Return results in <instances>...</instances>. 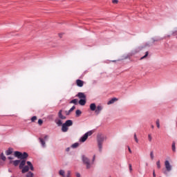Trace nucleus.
<instances>
[{
	"label": "nucleus",
	"mask_w": 177,
	"mask_h": 177,
	"mask_svg": "<svg viewBox=\"0 0 177 177\" xmlns=\"http://www.w3.org/2000/svg\"><path fill=\"white\" fill-rule=\"evenodd\" d=\"M8 158V160H13V158L10 157V156H9Z\"/></svg>",
	"instance_id": "nucleus-43"
},
{
	"label": "nucleus",
	"mask_w": 177,
	"mask_h": 177,
	"mask_svg": "<svg viewBox=\"0 0 177 177\" xmlns=\"http://www.w3.org/2000/svg\"><path fill=\"white\" fill-rule=\"evenodd\" d=\"M0 158H1V160H3V161H6V156H5V155L3 154V153H2L0 155Z\"/></svg>",
	"instance_id": "nucleus-23"
},
{
	"label": "nucleus",
	"mask_w": 177,
	"mask_h": 177,
	"mask_svg": "<svg viewBox=\"0 0 177 177\" xmlns=\"http://www.w3.org/2000/svg\"><path fill=\"white\" fill-rule=\"evenodd\" d=\"M113 3H118V0H113Z\"/></svg>",
	"instance_id": "nucleus-37"
},
{
	"label": "nucleus",
	"mask_w": 177,
	"mask_h": 177,
	"mask_svg": "<svg viewBox=\"0 0 177 177\" xmlns=\"http://www.w3.org/2000/svg\"><path fill=\"white\" fill-rule=\"evenodd\" d=\"M165 167L166 168V170L163 171V174L167 176L168 172H171L172 171V165H171V163H169V160H165Z\"/></svg>",
	"instance_id": "nucleus-5"
},
{
	"label": "nucleus",
	"mask_w": 177,
	"mask_h": 177,
	"mask_svg": "<svg viewBox=\"0 0 177 177\" xmlns=\"http://www.w3.org/2000/svg\"><path fill=\"white\" fill-rule=\"evenodd\" d=\"M176 143L175 142V141H173L172 144H171V150L174 153L176 152Z\"/></svg>",
	"instance_id": "nucleus-15"
},
{
	"label": "nucleus",
	"mask_w": 177,
	"mask_h": 177,
	"mask_svg": "<svg viewBox=\"0 0 177 177\" xmlns=\"http://www.w3.org/2000/svg\"><path fill=\"white\" fill-rule=\"evenodd\" d=\"M150 157L151 160H154V153L153 151L150 152Z\"/></svg>",
	"instance_id": "nucleus-31"
},
{
	"label": "nucleus",
	"mask_w": 177,
	"mask_h": 177,
	"mask_svg": "<svg viewBox=\"0 0 177 177\" xmlns=\"http://www.w3.org/2000/svg\"><path fill=\"white\" fill-rule=\"evenodd\" d=\"M39 142L41 143L42 147H46V144L45 142V140H44L43 138H39Z\"/></svg>",
	"instance_id": "nucleus-17"
},
{
	"label": "nucleus",
	"mask_w": 177,
	"mask_h": 177,
	"mask_svg": "<svg viewBox=\"0 0 177 177\" xmlns=\"http://www.w3.org/2000/svg\"><path fill=\"white\" fill-rule=\"evenodd\" d=\"M153 41H158V39H153Z\"/></svg>",
	"instance_id": "nucleus-46"
},
{
	"label": "nucleus",
	"mask_w": 177,
	"mask_h": 177,
	"mask_svg": "<svg viewBox=\"0 0 177 177\" xmlns=\"http://www.w3.org/2000/svg\"><path fill=\"white\" fill-rule=\"evenodd\" d=\"M59 175L62 177H66V171L64 169H60L59 171Z\"/></svg>",
	"instance_id": "nucleus-18"
},
{
	"label": "nucleus",
	"mask_w": 177,
	"mask_h": 177,
	"mask_svg": "<svg viewBox=\"0 0 177 177\" xmlns=\"http://www.w3.org/2000/svg\"><path fill=\"white\" fill-rule=\"evenodd\" d=\"M76 84L80 88H82V86H84V82L81 80H77L76 81Z\"/></svg>",
	"instance_id": "nucleus-10"
},
{
	"label": "nucleus",
	"mask_w": 177,
	"mask_h": 177,
	"mask_svg": "<svg viewBox=\"0 0 177 177\" xmlns=\"http://www.w3.org/2000/svg\"><path fill=\"white\" fill-rule=\"evenodd\" d=\"M62 35H63V34L59 33V38H62Z\"/></svg>",
	"instance_id": "nucleus-42"
},
{
	"label": "nucleus",
	"mask_w": 177,
	"mask_h": 177,
	"mask_svg": "<svg viewBox=\"0 0 177 177\" xmlns=\"http://www.w3.org/2000/svg\"><path fill=\"white\" fill-rule=\"evenodd\" d=\"M90 110L91 111H95V114L96 115H99V114L102 113V111L103 110V106L97 105L96 106V104L92 103L90 104Z\"/></svg>",
	"instance_id": "nucleus-3"
},
{
	"label": "nucleus",
	"mask_w": 177,
	"mask_h": 177,
	"mask_svg": "<svg viewBox=\"0 0 177 177\" xmlns=\"http://www.w3.org/2000/svg\"><path fill=\"white\" fill-rule=\"evenodd\" d=\"M79 145H80V144H78V142H75V143H74V144H73V145H71V147H72L73 149H77V147L79 146Z\"/></svg>",
	"instance_id": "nucleus-22"
},
{
	"label": "nucleus",
	"mask_w": 177,
	"mask_h": 177,
	"mask_svg": "<svg viewBox=\"0 0 177 177\" xmlns=\"http://www.w3.org/2000/svg\"><path fill=\"white\" fill-rule=\"evenodd\" d=\"M70 149H71L70 147L66 148V151H70Z\"/></svg>",
	"instance_id": "nucleus-41"
},
{
	"label": "nucleus",
	"mask_w": 177,
	"mask_h": 177,
	"mask_svg": "<svg viewBox=\"0 0 177 177\" xmlns=\"http://www.w3.org/2000/svg\"><path fill=\"white\" fill-rule=\"evenodd\" d=\"M106 140L107 137L102 133L97 136V142L100 153H102V150H103V142Z\"/></svg>",
	"instance_id": "nucleus-2"
},
{
	"label": "nucleus",
	"mask_w": 177,
	"mask_h": 177,
	"mask_svg": "<svg viewBox=\"0 0 177 177\" xmlns=\"http://www.w3.org/2000/svg\"><path fill=\"white\" fill-rule=\"evenodd\" d=\"M153 176L156 177V171H154V170L153 171Z\"/></svg>",
	"instance_id": "nucleus-40"
},
{
	"label": "nucleus",
	"mask_w": 177,
	"mask_h": 177,
	"mask_svg": "<svg viewBox=\"0 0 177 177\" xmlns=\"http://www.w3.org/2000/svg\"><path fill=\"white\" fill-rule=\"evenodd\" d=\"M71 171L70 170L67 171L66 177H71Z\"/></svg>",
	"instance_id": "nucleus-32"
},
{
	"label": "nucleus",
	"mask_w": 177,
	"mask_h": 177,
	"mask_svg": "<svg viewBox=\"0 0 177 177\" xmlns=\"http://www.w3.org/2000/svg\"><path fill=\"white\" fill-rule=\"evenodd\" d=\"M151 128H152V129H154V126H153V125H151Z\"/></svg>",
	"instance_id": "nucleus-45"
},
{
	"label": "nucleus",
	"mask_w": 177,
	"mask_h": 177,
	"mask_svg": "<svg viewBox=\"0 0 177 177\" xmlns=\"http://www.w3.org/2000/svg\"><path fill=\"white\" fill-rule=\"evenodd\" d=\"M49 137L48 136H44V139H48Z\"/></svg>",
	"instance_id": "nucleus-44"
},
{
	"label": "nucleus",
	"mask_w": 177,
	"mask_h": 177,
	"mask_svg": "<svg viewBox=\"0 0 177 177\" xmlns=\"http://www.w3.org/2000/svg\"><path fill=\"white\" fill-rule=\"evenodd\" d=\"M82 163L85 165L86 169H91L93 165V162H91V160L85 155L82 156Z\"/></svg>",
	"instance_id": "nucleus-4"
},
{
	"label": "nucleus",
	"mask_w": 177,
	"mask_h": 177,
	"mask_svg": "<svg viewBox=\"0 0 177 177\" xmlns=\"http://www.w3.org/2000/svg\"><path fill=\"white\" fill-rule=\"evenodd\" d=\"M81 114H82V112L81 111V110L77 109L75 111V117L78 118L81 115Z\"/></svg>",
	"instance_id": "nucleus-20"
},
{
	"label": "nucleus",
	"mask_w": 177,
	"mask_h": 177,
	"mask_svg": "<svg viewBox=\"0 0 177 177\" xmlns=\"http://www.w3.org/2000/svg\"><path fill=\"white\" fill-rule=\"evenodd\" d=\"M92 135V131H88L84 134V136L80 139V142H82V143H84V142L86 141V139H88V136H91Z\"/></svg>",
	"instance_id": "nucleus-6"
},
{
	"label": "nucleus",
	"mask_w": 177,
	"mask_h": 177,
	"mask_svg": "<svg viewBox=\"0 0 177 177\" xmlns=\"http://www.w3.org/2000/svg\"><path fill=\"white\" fill-rule=\"evenodd\" d=\"M62 119H60L59 118H56L55 120V122L57 127H62L63 125V121L62 120Z\"/></svg>",
	"instance_id": "nucleus-7"
},
{
	"label": "nucleus",
	"mask_w": 177,
	"mask_h": 177,
	"mask_svg": "<svg viewBox=\"0 0 177 177\" xmlns=\"http://www.w3.org/2000/svg\"><path fill=\"white\" fill-rule=\"evenodd\" d=\"M26 176H27V177H32V176H34V174H32V172L29 171V172H28V174H26Z\"/></svg>",
	"instance_id": "nucleus-26"
},
{
	"label": "nucleus",
	"mask_w": 177,
	"mask_h": 177,
	"mask_svg": "<svg viewBox=\"0 0 177 177\" xmlns=\"http://www.w3.org/2000/svg\"><path fill=\"white\" fill-rule=\"evenodd\" d=\"M38 124L39 125H41V124H44V121L41 119H39Z\"/></svg>",
	"instance_id": "nucleus-34"
},
{
	"label": "nucleus",
	"mask_w": 177,
	"mask_h": 177,
	"mask_svg": "<svg viewBox=\"0 0 177 177\" xmlns=\"http://www.w3.org/2000/svg\"><path fill=\"white\" fill-rule=\"evenodd\" d=\"M12 153H13V148H8V149L7 151H6V156H10V154H12Z\"/></svg>",
	"instance_id": "nucleus-16"
},
{
	"label": "nucleus",
	"mask_w": 177,
	"mask_h": 177,
	"mask_svg": "<svg viewBox=\"0 0 177 177\" xmlns=\"http://www.w3.org/2000/svg\"><path fill=\"white\" fill-rule=\"evenodd\" d=\"M147 56H149V52L148 51H147L145 55L140 58V60H143V59H146V57H147Z\"/></svg>",
	"instance_id": "nucleus-24"
},
{
	"label": "nucleus",
	"mask_w": 177,
	"mask_h": 177,
	"mask_svg": "<svg viewBox=\"0 0 177 177\" xmlns=\"http://www.w3.org/2000/svg\"><path fill=\"white\" fill-rule=\"evenodd\" d=\"M61 127L62 132H67V131H68V127L66 126L64 123L61 125Z\"/></svg>",
	"instance_id": "nucleus-12"
},
{
	"label": "nucleus",
	"mask_w": 177,
	"mask_h": 177,
	"mask_svg": "<svg viewBox=\"0 0 177 177\" xmlns=\"http://www.w3.org/2000/svg\"><path fill=\"white\" fill-rule=\"evenodd\" d=\"M95 160H96V155L93 156L92 162H95Z\"/></svg>",
	"instance_id": "nucleus-35"
},
{
	"label": "nucleus",
	"mask_w": 177,
	"mask_h": 177,
	"mask_svg": "<svg viewBox=\"0 0 177 177\" xmlns=\"http://www.w3.org/2000/svg\"><path fill=\"white\" fill-rule=\"evenodd\" d=\"M118 100V99L113 97L107 102V104L108 105L113 104L115 103V102H117Z\"/></svg>",
	"instance_id": "nucleus-13"
},
{
	"label": "nucleus",
	"mask_w": 177,
	"mask_h": 177,
	"mask_svg": "<svg viewBox=\"0 0 177 177\" xmlns=\"http://www.w3.org/2000/svg\"><path fill=\"white\" fill-rule=\"evenodd\" d=\"M37 120V116H32L31 118V122H34V121H36Z\"/></svg>",
	"instance_id": "nucleus-33"
},
{
	"label": "nucleus",
	"mask_w": 177,
	"mask_h": 177,
	"mask_svg": "<svg viewBox=\"0 0 177 177\" xmlns=\"http://www.w3.org/2000/svg\"><path fill=\"white\" fill-rule=\"evenodd\" d=\"M148 140L149 142H151V140H153V137H151V134L148 135Z\"/></svg>",
	"instance_id": "nucleus-30"
},
{
	"label": "nucleus",
	"mask_w": 177,
	"mask_h": 177,
	"mask_svg": "<svg viewBox=\"0 0 177 177\" xmlns=\"http://www.w3.org/2000/svg\"><path fill=\"white\" fill-rule=\"evenodd\" d=\"M79 104L80 106H85L86 104V98H82L79 100Z\"/></svg>",
	"instance_id": "nucleus-9"
},
{
	"label": "nucleus",
	"mask_w": 177,
	"mask_h": 177,
	"mask_svg": "<svg viewBox=\"0 0 177 177\" xmlns=\"http://www.w3.org/2000/svg\"><path fill=\"white\" fill-rule=\"evenodd\" d=\"M129 171H132V165H129Z\"/></svg>",
	"instance_id": "nucleus-38"
},
{
	"label": "nucleus",
	"mask_w": 177,
	"mask_h": 177,
	"mask_svg": "<svg viewBox=\"0 0 177 177\" xmlns=\"http://www.w3.org/2000/svg\"><path fill=\"white\" fill-rule=\"evenodd\" d=\"M128 150H129V153H132V150H131V147H128Z\"/></svg>",
	"instance_id": "nucleus-39"
},
{
	"label": "nucleus",
	"mask_w": 177,
	"mask_h": 177,
	"mask_svg": "<svg viewBox=\"0 0 177 177\" xmlns=\"http://www.w3.org/2000/svg\"><path fill=\"white\" fill-rule=\"evenodd\" d=\"M14 156L22 160L19 164V169H22V174H26V172H28L30 169L31 171H34V166L32 165V163H31V162L27 161L26 164L28 166H24L26 165V158L28 157V153H27V152H24L23 153H21V152L16 151L14 153Z\"/></svg>",
	"instance_id": "nucleus-1"
},
{
	"label": "nucleus",
	"mask_w": 177,
	"mask_h": 177,
	"mask_svg": "<svg viewBox=\"0 0 177 177\" xmlns=\"http://www.w3.org/2000/svg\"><path fill=\"white\" fill-rule=\"evenodd\" d=\"M70 103H73V104H77V103H78V100L77 99H74V100H72Z\"/></svg>",
	"instance_id": "nucleus-25"
},
{
	"label": "nucleus",
	"mask_w": 177,
	"mask_h": 177,
	"mask_svg": "<svg viewBox=\"0 0 177 177\" xmlns=\"http://www.w3.org/2000/svg\"><path fill=\"white\" fill-rule=\"evenodd\" d=\"M156 123L157 128L160 129V120L157 119Z\"/></svg>",
	"instance_id": "nucleus-28"
},
{
	"label": "nucleus",
	"mask_w": 177,
	"mask_h": 177,
	"mask_svg": "<svg viewBox=\"0 0 177 177\" xmlns=\"http://www.w3.org/2000/svg\"><path fill=\"white\" fill-rule=\"evenodd\" d=\"M10 162H13L15 167H17V165H19V164L21 162L19 160H14L12 162L11 161Z\"/></svg>",
	"instance_id": "nucleus-21"
},
{
	"label": "nucleus",
	"mask_w": 177,
	"mask_h": 177,
	"mask_svg": "<svg viewBox=\"0 0 177 177\" xmlns=\"http://www.w3.org/2000/svg\"><path fill=\"white\" fill-rule=\"evenodd\" d=\"M134 140L136 143H139V140L138 139V136H136V133H134Z\"/></svg>",
	"instance_id": "nucleus-29"
},
{
	"label": "nucleus",
	"mask_w": 177,
	"mask_h": 177,
	"mask_svg": "<svg viewBox=\"0 0 177 177\" xmlns=\"http://www.w3.org/2000/svg\"><path fill=\"white\" fill-rule=\"evenodd\" d=\"M64 124H65L66 127H71L73 126V120H68Z\"/></svg>",
	"instance_id": "nucleus-14"
},
{
	"label": "nucleus",
	"mask_w": 177,
	"mask_h": 177,
	"mask_svg": "<svg viewBox=\"0 0 177 177\" xmlns=\"http://www.w3.org/2000/svg\"><path fill=\"white\" fill-rule=\"evenodd\" d=\"M58 118H60V120H66V116L63 115V111L59 110L58 112Z\"/></svg>",
	"instance_id": "nucleus-8"
},
{
	"label": "nucleus",
	"mask_w": 177,
	"mask_h": 177,
	"mask_svg": "<svg viewBox=\"0 0 177 177\" xmlns=\"http://www.w3.org/2000/svg\"><path fill=\"white\" fill-rule=\"evenodd\" d=\"M76 177H81V174L76 172L75 173Z\"/></svg>",
	"instance_id": "nucleus-36"
},
{
	"label": "nucleus",
	"mask_w": 177,
	"mask_h": 177,
	"mask_svg": "<svg viewBox=\"0 0 177 177\" xmlns=\"http://www.w3.org/2000/svg\"><path fill=\"white\" fill-rule=\"evenodd\" d=\"M77 96L79 99H86V95L84 93H78Z\"/></svg>",
	"instance_id": "nucleus-11"
},
{
	"label": "nucleus",
	"mask_w": 177,
	"mask_h": 177,
	"mask_svg": "<svg viewBox=\"0 0 177 177\" xmlns=\"http://www.w3.org/2000/svg\"><path fill=\"white\" fill-rule=\"evenodd\" d=\"M156 165H157V168H158V169H160V168H161V164L160 162V160H158L156 162Z\"/></svg>",
	"instance_id": "nucleus-27"
},
{
	"label": "nucleus",
	"mask_w": 177,
	"mask_h": 177,
	"mask_svg": "<svg viewBox=\"0 0 177 177\" xmlns=\"http://www.w3.org/2000/svg\"><path fill=\"white\" fill-rule=\"evenodd\" d=\"M73 110H75V106H73L70 110H68V111H66V115H70V113H71V111H73Z\"/></svg>",
	"instance_id": "nucleus-19"
},
{
	"label": "nucleus",
	"mask_w": 177,
	"mask_h": 177,
	"mask_svg": "<svg viewBox=\"0 0 177 177\" xmlns=\"http://www.w3.org/2000/svg\"><path fill=\"white\" fill-rule=\"evenodd\" d=\"M109 177H111V176H109Z\"/></svg>",
	"instance_id": "nucleus-47"
}]
</instances>
